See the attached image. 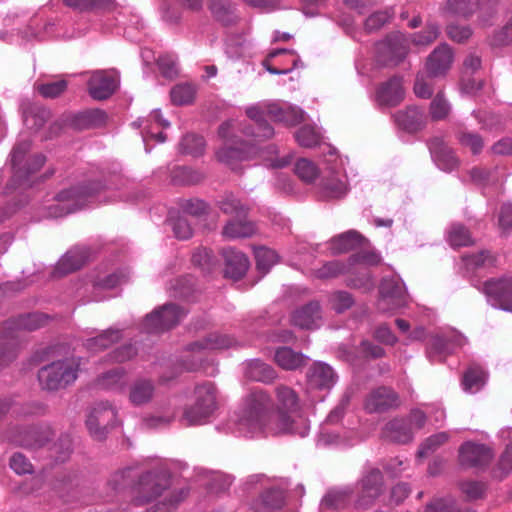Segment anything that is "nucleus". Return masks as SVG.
<instances>
[{"instance_id": "nucleus-44", "label": "nucleus", "mask_w": 512, "mask_h": 512, "mask_svg": "<svg viewBox=\"0 0 512 512\" xmlns=\"http://www.w3.org/2000/svg\"><path fill=\"white\" fill-rule=\"evenodd\" d=\"M256 231L251 221H243L241 218L229 221L223 228V235L229 239L251 237Z\"/></svg>"}, {"instance_id": "nucleus-48", "label": "nucleus", "mask_w": 512, "mask_h": 512, "mask_svg": "<svg viewBox=\"0 0 512 512\" xmlns=\"http://www.w3.org/2000/svg\"><path fill=\"white\" fill-rule=\"evenodd\" d=\"M196 96V86L190 83H180L170 91L171 101L174 105L183 106L191 104Z\"/></svg>"}, {"instance_id": "nucleus-10", "label": "nucleus", "mask_w": 512, "mask_h": 512, "mask_svg": "<svg viewBox=\"0 0 512 512\" xmlns=\"http://www.w3.org/2000/svg\"><path fill=\"white\" fill-rule=\"evenodd\" d=\"M409 52V41L401 33L387 36L376 45L378 62L385 66H396Z\"/></svg>"}, {"instance_id": "nucleus-7", "label": "nucleus", "mask_w": 512, "mask_h": 512, "mask_svg": "<svg viewBox=\"0 0 512 512\" xmlns=\"http://www.w3.org/2000/svg\"><path fill=\"white\" fill-rule=\"evenodd\" d=\"M133 486V503L135 506L146 505L170 486V477L164 471H149L137 477Z\"/></svg>"}, {"instance_id": "nucleus-17", "label": "nucleus", "mask_w": 512, "mask_h": 512, "mask_svg": "<svg viewBox=\"0 0 512 512\" xmlns=\"http://www.w3.org/2000/svg\"><path fill=\"white\" fill-rule=\"evenodd\" d=\"M337 380V373L325 362H314L306 372V383L310 390L329 391Z\"/></svg>"}, {"instance_id": "nucleus-5", "label": "nucleus", "mask_w": 512, "mask_h": 512, "mask_svg": "<svg viewBox=\"0 0 512 512\" xmlns=\"http://www.w3.org/2000/svg\"><path fill=\"white\" fill-rule=\"evenodd\" d=\"M80 361L74 357L65 358L43 366L38 371V381L43 390L58 391L73 384L79 371Z\"/></svg>"}, {"instance_id": "nucleus-26", "label": "nucleus", "mask_w": 512, "mask_h": 512, "mask_svg": "<svg viewBox=\"0 0 512 512\" xmlns=\"http://www.w3.org/2000/svg\"><path fill=\"white\" fill-rule=\"evenodd\" d=\"M225 260L224 275L233 280H239L248 271L250 262L248 257L241 251L227 248L223 251Z\"/></svg>"}, {"instance_id": "nucleus-34", "label": "nucleus", "mask_w": 512, "mask_h": 512, "mask_svg": "<svg viewBox=\"0 0 512 512\" xmlns=\"http://www.w3.org/2000/svg\"><path fill=\"white\" fill-rule=\"evenodd\" d=\"M245 376L253 381L270 384L278 375L275 369L269 364L259 359H253L246 364Z\"/></svg>"}, {"instance_id": "nucleus-47", "label": "nucleus", "mask_w": 512, "mask_h": 512, "mask_svg": "<svg viewBox=\"0 0 512 512\" xmlns=\"http://www.w3.org/2000/svg\"><path fill=\"white\" fill-rule=\"evenodd\" d=\"M68 88V82L60 79L54 82H36L35 91L45 99H56L63 95Z\"/></svg>"}, {"instance_id": "nucleus-62", "label": "nucleus", "mask_w": 512, "mask_h": 512, "mask_svg": "<svg viewBox=\"0 0 512 512\" xmlns=\"http://www.w3.org/2000/svg\"><path fill=\"white\" fill-rule=\"evenodd\" d=\"M450 113V105L441 93H438L430 103V115L433 120H443Z\"/></svg>"}, {"instance_id": "nucleus-30", "label": "nucleus", "mask_w": 512, "mask_h": 512, "mask_svg": "<svg viewBox=\"0 0 512 512\" xmlns=\"http://www.w3.org/2000/svg\"><path fill=\"white\" fill-rule=\"evenodd\" d=\"M235 344L234 338L229 335L211 333L202 340L187 345V351L201 353L206 350L227 349Z\"/></svg>"}, {"instance_id": "nucleus-55", "label": "nucleus", "mask_w": 512, "mask_h": 512, "mask_svg": "<svg viewBox=\"0 0 512 512\" xmlns=\"http://www.w3.org/2000/svg\"><path fill=\"white\" fill-rule=\"evenodd\" d=\"M440 34V28L435 23H428L423 31L411 34L410 41L415 46H428L433 43Z\"/></svg>"}, {"instance_id": "nucleus-46", "label": "nucleus", "mask_w": 512, "mask_h": 512, "mask_svg": "<svg viewBox=\"0 0 512 512\" xmlns=\"http://www.w3.org/2000/svg\"><path fill=\"white\" fill-rule=\"evenodd\" d=\"M65 6L78 12H91L96 10H112L114 0H61Z\"/></svg>"}, {"instance_id": "nucleus-45", "label": "nucleus", "mask_w": 512, "mask_h": 512, "mask_svg": "<svg viewBox=\"0 0 512 512\" xmlns=\"http://www.w3.org/2000/svg\"><path fill=\"white\" fill-rule=\"evenodd\" d=\"M138 477L136 471L132 467H127L113 473L107 484L114 492H120L128 487L133 489L135 479Z\"/></svg>"}, {"instance_id": "nucleus-2", "label": "nucleus", "mask_w": 512, "mask_h": 512, "mask_svg": "<svg viewBox=\"0 0 512 512\" xmlns=\"http://www.w3.org/2000/svg\"><path fill=\"white\" fill-rule=\"evenodd\" d=\"M234 130H219V136L224 140L223 146L216 152L219 162L236 169L242 161H247L258 155L277 154V147L274 144L260 145L259 135H253V139L246 135H236Z\"/></svg>"}, {"instance_id": "nucleus-12", "label": "nucleus", "mask_w": 512, "mask_h": 512, "mask_svg": "<svg viewBox=\"0 0 512 512\" xmlns=\"http://www.w3.org/2000/svg\"><path fill=\"white\" fill-rule=\"evenodd\" d=\"M483 293L488 302L503 311H512V277L505 275L484 282Z\"/></svg>"}, {"instance_id": "nucleus-15", "label": "nucleus", "mask_w": 512, "mask_h": 512, "mask_svg": "<svg viewBox=\"0 0 512 512\" xmlns=\"http://www.w3.org/2000/svg\"><path fill=\"white\" fill-rule=\"evenodd\" d=\"M492 458V450L482 443L467 441L459 448V463L462 467L483 469L490 464Z\"/></svg>"}, {"instance_id": "nucleus-35", "label": "nucleus", "mask_w": 512, "mask_h": 512, "mask_svg": "<svg viewBox=\"0 0 512 512\" xmlns=\"http://www.w3.org/2000/svg\"><path fill=\"white\" fill-rule=\"evenodd\" d=\"M122 330L117 328H108L99 335L89 338L84 342V347L91 352L105 350L122 339Z\"/></svg>"}, {"instance_id": "nucleus-18", "label": "nucleus", "mask_w": 512, "mask_h": 512, "mask_svg": "<svg viewBox=\"0 0 512 512\" xmlns=\"http://www.w3.org/2000/svg\"><path fill=\"white\" fill-rule=\"evenodd\" d=\"M267 120L275 123L300 124L304 120V111L297 106L279 100H265Z\"/></svg>"}, {"instance_id": "nucleus-25", "label": "nucleus", "mask_w": 512, "mask_h": 512, "mask_svg": "<svg viewBox=\"0 0 512 512\" xmlns=\"http://www.w3.org/2000/svg\"><path fill=\"white\" fill-rule=\"evenodd\" d=\"M90 96L95 100L109 98L117 88L116 79L105 71L94 72L87 83Z\"/></svg>"}, {"instance_id": "nucleus-52", "label": "nucleus", "mask_w": 512, "mask_h": 512, "mask_svg": "<svg viewBox=\"0 0 512 512\" xmlns=\"http://www.w3.org/2000/svg\"><path fill=\"white\" fill-rule=\"evenodd\" d=\"M255 260L257 270L265 275L277 263L278 257L274 250L260 247L255 251Z\"/></svg>"}, {"instance_id": "nucleus-59", "label": "nucleus", "mask_w": 512, "mask_h": 512, "mask_svg": "<svg viewBox=\"0 0 512 512\" xmlns=\"http://www.w3.org/2000/svg\"><path fill=\"white\" fill-rule=\"evenodd\" d=\"M124 376L123 368H113L99 377L98 384L105 389H115L122 383Z\"/></svg>"}, {"instance_id": "nucleus-23", "label": "nucleus", "mask_w": 512, "mask_h": 512, "mask_svg": "<svg viewBox=\"0 0 512 512\" xmlns=\"http://www.w3.org/2000/svg\"><path fill=\"white\" fill-rule=\"evenodd\" d=\"M453 51L448 44L436 47L426 61L428 76L438 77L447 73L453 63Z\"/></svg>"}, {"instance_id": "nucleus-39", "label": "nucleus", "mask_w": 512, "mask_h": 512, "mask_svg": "<svg viewBox=\"0 0 512 512\" xmlns=\"http://www.w3.org/2000/svg\"><path fill=\"white\" fill-rule=\"evenodd\" d=\"M426 115L416 106H409L399 110L394 115L395 124L400 128H414L424 124Z\"/></svg>"}, {"instance_id": "nucleus-14", "label": "nucleus", "mask_w": 512, "mask_h": 512, "mask_svg": "<svg viewBox=\"0 0 512 512\" xmlns=\"http://www.w3.org/2000/svg\"><path fill=\"white\" fill-rule=\"evenodd\" d=\"M380 299L378 309L382 312H392L406 303L404 284L394 277L384 278L379 287Z\"/></svg>"}, {"instance_id": "nucleus-33", "label": "nucleus", "mask_w": 512, "mask_h": 512, "mask_svg": "<svg viewBox=\"0 0 512 512\" xmlns=\"http://www.w3.org/2000/svg\"><path fill=\"white\" fill-rule=\"evenodd\" d=\"M52 117L51 109L40 104H29L23 110V120L27 128H42L51 123Z\"/></svg>"}, {"instance_id": "nucleus-54", "label": "nucleus", "mask_w": 512, "mask_h": 512, "mask_svg": "<svg viewBox=\"0 0 512 512\" xmlns=\"http://www.w3.org/2000/svg\"><path fill=\"white\" fill-rule=\"evenodd\" d=\"M180 209L188 215L201 217L209 213V204L199 198L181 199L179 201Z\"/></svg>"}, {"instance_id": "nucleus-4", "label": "nucleus", "mask_w": 512, "mask_h": 512, "mask_svg": "<svg viewBox=\"0 0 512 512\" xmlns=\"http://www.w3.org/2000/svg\"><path fill=\"white\" fill-rule=\"evenodd\" d=\"M31 149L29 139L19 140L11 151V165L13 169L12 183L15 187L32 186L31 177L38 172L46 162L41 154L28 155Z\"/></svg>"}, {"instance_id": "nucleus-37", "label": "nucleus", "mask_w": 512, "mask_h": 512, "mask_svg": "<svg viewBox=\"0 0 512 512\" xmlns=\"http://www.w3.org/2000/svg\"><path fill=\"white\" fill-rule=\"evenodd\" d=\"M352 494L353 489L351 487L329 490L321 500V510L325 512L346 507Z\"/></svg>"}, {"instance_id": "nucleus-56", "label": "nucleus", "mask_w": 512, "mask_h": 512, "mask_svg": "<svg viewBox=\"0 0 512 512\" xmlns=\"http://www.w3.org/2000/svg\"><path fill=\"white\" fill-rule=\"evenodd\" d=\"M294 138L301 147L308 149H319L324 141L317 130H296Z\"/></svg>"}, {"instance_id": "nucleus-29", "label": "nucleus", "mask_w": 512, "mask_h": 512, "mask_svg": "<svg viewBox=\"0 0 512 512\" xmlns=\"http://www.w3.org/2000/svg\"><path fill=\"white\" fill-rule=\"evenodd\" d=\"M155 394V384L146 378L136 379L129 387L128 399L133 406L150 403Z\"/></svg>"}, {"instance_id": "nucleus-24", "label": "nucleus", "mask_w": 512, "mask_h": 512, "mask_svg": "<svg viewBox=\"0 0 512 512\" xmlns=\"http://www.w3.org/2000/svg\"><path fill=\"white\" fill-rule=\"evenodd\" d=\"M404 95L402 79L394 76L379 85L376 101L380 106L394 107L403 101Z\"/></svg>"}, {"instance_id": "nucleus-32", "label": "nucleus", "mask_w": 512, "mask_h": 512, "mask_svg": "<svg viewBox=\"0 0 512 512\" xmlns=\"http://www.w3.org/2000/svg\"><path fill=\"white\" fill-rule=\"evenodd\" d=\"M308 356L296 352L290 347H279L274 354V360L279 367L287 371H294L307 364Z\"/></svg>"}, {"instance_id": "nucleus-21", "label": "nucleus", "mask_w": 512, "mask_h": 512, "mask_svg": "<svg viewBox=\"0 0 512 512\" xmlns=\"http://www.w3.org/2000/svg\"><path fill=\"white\" fill-rule=\"evenodd\" d=\"M400 404L398 394L388 387H379L367 397L365 408L369 413H382L397 408Z\"/></svg>"}, {"instance_id": "nucleus-51", "label": "nucleus", "mask_w": 512, "mask_h": 512, "mask_svg": "<svg viewBox=\"0 0 512 512\" xmlns=\"http://www.w3.org/2000/svg\"><path fill=\"white\" fill-rule=\"evenodd\" d=\"M449 438L450 435L444 431L429 436L421 443L417 455L419 457H426L429 454L434 453L443 444H445Z\"/></svg>"}, {"instance_id": "nucleus-58", "label": "nucleus", "mask_w": 512, "mask_h": 512, "mask_svg": "<svg viewBox=\"0 0 512 512\" xmlns=\"http://www.w3.org/2000/svg\"><path fill=\"white\" fill-rule=\"evenodd\" d=\"M294 172L302 181L306 183L313 182L318 175V169L314 163L305 158L299 159L296 162Z\"/></svg>"}, {"instance_id": "nucleus-40", "label": "nucleus", "mask_w": 512, "mask_h": 512, "mask_svg": "<svg viewBox=\"0 0 512 512\" xmlns=\"http://www.w3.org/2000/svg\"><path fill=\"white\" fill-rule=\"evenodd\" d=\"M205 147L206 141L204 137L195 131L185 133L179 143L180 153L193 157L202 155L205 151Z\"/></svg>"}, {"instance_id": "nucleus-61", "label": "nucleus", "mask_w": 512, "mask_h": 512, "mask_svg": "<svg viewBox=\"0 0 512 512\" xmlns=\"http://www.w3.org/2000/svg\"><path fill=\"white\" fill-rule=\"evenodd\" d=\"M381 262V256L373 250H361L352 254L348 258V265L365 264L368 266H377Z\"/></svg>"}, {"instance_id": "nucleus-49", "label": "nucleus", "mask_w": 512, "mask_h": 512, "mask_svg": "<svg viewBox=\"0 0 512 512\" xmlns=\"http://www.w3.org/2000/svg\"><path fill=\"white\" fill-rule=\"evenodd\" d=\"M213 16L224 25H231L236 20L234 7L227 0H213L210 4Z\"/></svg>"}, {"instance_id": "nucleus-60", "label": "nucleus", "mask_w": 512, "mask_h": 512, "mask_svg": "<svg viewBox=\"0 0 512 512\" xmlns=\"http://www.w3.org/2000/svg\"><path fill=\"white\" fill-rule=\"evenodd\" d=\"M500 0H480L476 2V11L479 12V20L483 25H489L490 20L497 12Z\"/></svg>"}, {"instance_id": "nucleus-20", "label": "nucleus", "mask_w": 512, "mask_h": 512, "mask_svg": "<svg viewBox=\"0 0 512 512\" xmlns=\"http://www.w3.org/2000/svg\"><path fill=\"white\" fill-rule=\"evenodd\" d=\"M427 145L434 163L442 171L452 172L459 166V159L442 138H431Z\"/></svg>"}, {"instance_id": "nucleus-8", "label": "nucleus", "mask_w": 512, "mask_h": 512, "mask_svg": "<svg viewBox=\"0 0 512 512\" xmlns=\"http://www.w3.org/2000/svg\"><path fill=\"white\" fill-rule=\"evenodd\" d=\"M185 315L179 305L167 303L145 317L143 329L147 333H162L178 325Z\"/></svg>"}, {"instance_id": "nucleus-27", "label": "nucleus", "mask_w": 512, "mask_h": 512, "mask_svg": "<svg viewBox=\"0 0 512 512\" xmlns=\"http://www.w3.org/2000/svg\"><path fill=\"white\" fill-rule=\"evenodd\" d=\"M367 239L356 230L341 233L330 240L329 249L332 255L347 253L364 246Z\"/></svg>"}, {"instance_id": "nucleus-6", "label": "nucleus", "mask_w": 512, "mask_h": 512, "mask_svg": "<svg viewBox=\"0 0 512 512\" xmlns=\"http://www.w3.org/2000/svg\"><path fill=\"white\" fill-rule=\"evenodd\" d=\"M217 408V390L212 382L196 385L194 403L184 410L182 420L186 425L204 423Z\"/></svg>"}, {"instance_id": "nucleus-53", "label": "nucleus", "mask_w": 512, "mask_h": 512, "mask_svg": "<svg viewBox=\"0 0 512 512\" xmlns=\"http://www.w3.org/2000/svg\"><path fill=\"white\" fill-rule=\"evenodd\" d=\"M349 265L339 260H332L326 262L322 267L314 271V275L318 279H331L345 274L348 271Z\"/></svg>"}, {"instance_id": "nucleus-16", "label": "nucleus", "mask_w": 512, "mask_h": 512, "mask_svg": "<svg viewBox=\"0 0 512 512\" xmlns=\"http://www.w3.org/2000/svg\"><path fill=\"white\" fill-rule=\"evenodd\" d=\"M53 436L49 426H32L17 428L9 437L13 443L29 449H38L47 444Z\"/></svg>"}, {"instance_id": "nucleus-3", "label": "nucleus", "mask_w": 512, "mask_h": 512, "mask_svg": "<svg viewBox=\"0 0 512 512\" xmlns=\"http://www.w3.org/2000/svg\"><path fill=\"white\" fill-rule=\"evenodd\" d=\"M103 188L102 182L92 181L87 185L62 190L55 196V202L47 207V216L59 218L81 210L86 206L88 200Z\"/></svg>"}, {"instance_id": "nucleus-41", "label": "nucleus", "mask_w": 512, "mask_h": 512, "mask_svg": "<svg viewBox=\"0 0 512 512\" xmlns=\"http://www.w3.org/2000/svg\"><path fill=\"white\" fill-rule=\"evenodd\" d=\"M446 240L453 248L466 247L474 244L469 229L461 223H453L446 232Z\"/></svg>"}, {"instance_id": "nucleus-19", "label": "nucleus", "mask_w": 512, "mask_h": 512, "mask_svg": "<svg viewBox=\"0 0 512 512\" xmlns=\"http://www.w3.org/2000/svg\"><path fill=\"white\" fill-rule=\"evenodd\" d=\"M49 316L40 312L21 314L2 323L6 337H12L16 331H35L47 324Z\"/></svg>"}, {"instance_id": "nucleus-43", "label": "nucleus", "mask_w": 512, "mask_h": 512, "mask_svg": "<svg viewBox=\"0 0 512 512\" xmlns=\"http://www.w3.org/2000/svg\"><path fill=\"white\" fill-rule=\"evenodd\" d=\"M346 181L336 177H330L322 181L320 187V196L323 199H341L348 193Z\"/></svg>"}, {"instance_id": "nucleus-63", "label": "nucleus", "mask_w": 512, "mask_h": 512, "mask_svg": "<svg viewBox=\"0 0 512 512\" xmlns=\"http://www.w3.org/2000/svg\"><path fill=\"white\" fill-rule=\"evenodd\" d=\"M457 138L460 144L469 148L473 154L480 153L484 145L482 137L475 132L462 131L458 134Z\"/></svg>"}, {"instance_id": "nucleus-64", "label": "nucleus", "mask_w": 512, "mask_h": 512, "mask_svg": "<svg viewBox=\"0 0 512 512\" xmlns=\"http://www.w3.org/2000/svg\"><path fill=\"white\" fill-rule=\"evenodd\" d=\"M426 512H474L471 509L461 511L453 498L437 499L426 507Z\"/></svg>"}, {"instance_id": "nucleus-9", "label": "nucleus", "mask_w": 512, "mask_h": 512, "mask_svg": "<svg viewBox=\"0 0 512 512\" xmlns=\"http://www.w3.org/2000/svg\"><path fill=\"white\" fill-rule=\"evenodd\" d=\"M117 411L108 402H98L91 409L86 426L90 435L98 441L106 438L108 431L116 425Z\"/></svg>"}, {"instance_id": "nucleus-11", "label": "nucleus", "mask_w": 512, "mask_h": 512, "mask_svg": "<svg viewBox=\"0 0 512 512\" xmlns=\"http://www.w3.org/2000/svg\"><path fill=\"white\" fill-rule=\"evenodd\" d=\"M357 504L361 507L371 506L380 497L385 488L384 476L380 469L366 468L358 480Z\"/></svg>"}, {"instance_id": "nucleus-36", "label": "nucleus", "mask_w": 512, "mask_h": 512, "mask_svg": "<svg viewBox=\"0 0 512 512\" xmlns=\"http://www.w3.org/2000/svg\"><path fill=\"white\" fill-rule=\"evenodd\" d=\"M462 344L463 340L460 337L447 338L436 334L430 337L426 353L429 359L432 360L436 356L450 354L454 346Z\"/></svg>"}, {"instance_id": "nucleus-42", "label": "nucleus", "mask_w": 512, "mask_h": 512, "mask_svg": "<svg viewBox=\"0 0 512 512\" xmlns=\"http://www.w3.org/2000/svg\"><path fill=\"white\" fill-rule=\"evenodd\" d=\"M217 207L228 215L242 218L247 215L248 207L244 205L232 192H225L217 201Z\"/></svg>"}, {"instance_id": "nucleus-1", "label": "nucleus", "mask_w": 512, "mask_h": 512, "mask_svg": "<svg viewBox=\"0 0 512 512\" xmlns=\"http://www.w3.org/2000/svg\"><path fill=\"white\" fill-rule=\"evenodd\" d=\"M277 414L269 416L272 399L264 390L252 391L245 400L238 418V427L251 435L268 433L272 435L294 434L305 437L309 426L306 419H294L292 414L299 408L296 391L284 384L275 388Z\"/></svg>"}, {"instance_id": "nucleus-28", "label": "nucleus", "mask_w": 512, "mask_h": 512, "mask_svg": "<svg viewBox=\"0 0 512 512\" xmlns=\"http://www.w3.org/2000/svg\"><path fill=\"white\" fill-rule=\"evenodd\" d=\"M382 437L390 442L406 444L412 441L413 432L405 418H394L383 427Z\"/></svg>"}, {"instance_id": "nucleus-50", "label": "nucleus", "mask_w": 512, "mask_h": 512, "mask_svg": "<svg viewBox=\"0 0 512 512\" xmlns=\"http://www.w3.org/2000/svg\"><path fill=\"white\" fill-rule=\"evenodd\" d=\"M328 303L332 310H334L338 314H341L346 310L350 309L354 305L355 300L351 293L347 291L338 290L332 292L329 295Z\"/></svg>"}, {"instance_id": "nucleus-13", "label": "nucleus", "mask_w": 512, "mask_h": 512, "mask_svg": "<svg viewBox=\"0 0 512 512\" xmlns=\"http://www.w3.org/2000/svg\"><path fill=\"white\" fill-rule=\"evenodd\" d=\"M51 125V128H61L62 126L73 128L100 127L109 125V118L104 110L86 109L78 112H65Z\"/></svg>"}, {"instance_id": "nucleus-31", "label": "nucleus", "mask_w": 512, "mask_h": 512, "mask_svg": "<svg viewBox=\"0 0 512 512\" xmlns=\"http://www.w3.org/2000/svg\"><path fill=\"white\" fill-rule=\"evenodd\" d=\"M88 259V250L86 248H75L68 251L58 261L55 274L64 276L72 273L84 266Z\"/></svg>"}, {"instance_id": "nucleus-38", "label": "nucleus", "mask_w": 512, "mask_h": 512, "mask_svg": "<svg viewBox=\"0 0 512 512\" xmlns=\"http://www.w3.org/2000/svg\"><path fill=\"white\" fill-rule=\"evenodd\" d=\"M486 380V371L481 366L473 364L463 374L462 387L466 392L476 393L484 387Z\"/></svg>"}, {"instance_id": "nucleus-22", "label": "nucleus", "mask_w": 512, "mask_h": 512, "mask_svg": "<svg viewBox=\"0 0 512 512\" xmlns=\"http://www.w3.org/2000/svg\"><path fill=\"white\" fill-rule=\"evenodd\" d=\"M294 326L301 329H316L322 322V310L320 303L316 300L310 301L296 309L291 316Z\"/></svg>"}, {"instance_id": "nucleus-57", "label": "nucleus", "mask_w": 512, "mask_h": 512, "mask_svg": "<svg viewBox=\"0 0 512 512\" xmlns=\"http://www.w3.org/2000/svg\"><path fill=\"white\" fill-rule=\"evenodd\" d=\"M445 9L450 14L466 18L476 12V2L473 0H449Z\"/></svg>"}]
</instances>
